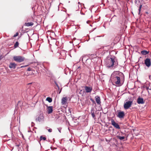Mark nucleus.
<instances>
[{
    "label": "nucleus",
    "instance_id": "79ce46f5",
    "mask_svg": "<svg viewBox=\"0 0 151 151\" xmlns=\"http://www.w3.org/2000/svg\"><path fill=\"white\" fill-rule=\"evenodd\" d=\"M149 90H151V87H150V88H149Z\"/></svg>",
    "mask_w": 151,
    "mask_h": 151
},
{
    "label": "nucleus",
    "instance_id": "473e14b6",
    "mask_svg": "<svg viewBox=\"0 0 151 151\" xmlns=\"http://www.w3.org/2000/svg\"><path fill=\"white\" fill-rule=\"evenodd\" d=\"M13 124V123L12 122L10 124V126H12V125Z\"/></svg>",
    "mask_w": 151,
    "mask_h": 151
},
{
    "label": "nucleus",
    "instance_id": "aec40b11",
    "mask_svg": "<svg viewBox=\"0 0 151 151\" xmlns=\"http://www.w3.org/2000/svg\"><path fill=\"white\" fill-rule=\"evenodd\" d=\"M46 100L48 101L49 103H51L52 101V99L49 97H47L46 98Z\"/></svg>",
    "mask_w": 151,
    "mask_h": 151
},
{
    "label": "nucleus",
    "instance_id": "cd10ccee",
    "mask_svg": "<svg viewBox=\"0 0 151 151\" xmlns=\"http://www.w3.org/2000/svg\"><path fill=\"white\" fill-rule=\"evenodd\" d=\"M48 131L49 132H52V129H48Z\"/></svg>",
    "mask_w": 151,
    "mask_h": 151
},
{
    "label": "nucleus",
    "instance_id": "2eb2a0df",
    "mask_svg": "<svg viewBox=\"0 0 151 151\" xmlns=\"http://www.w3.org/2000/svg\"><path fill=\"white\" fill-rule=\"evenodd\" d=\"M67 100V97H63L61 100V103L63 105H65Z\"/></svg>",
    "mask_w": 151,
    "mask_h": 151
},
{
    "label": "nucleus",
    "instance_id": "a878e982",
    "mask_svg": "<svg viewBox=\"0 0 151 151\" xmlns=\"http://www.w3.org/2000/svg\"><path fill=\"white\" fill-rule=\"evenodd\" d=\"M90 100L93 103L95 104V101H94L93 99H92V98H91L90 99Z\"/></svg>",
    "mask_w": 151,
    "mask_h": 151
},
{
    "label": "nucleus",
    "instance_id": "a19ab883",
    "mask_svg": "<svg viewBox=\"0 0 151 151\" xmlns=\"http://www.w3.org/2000/svg\"><path fill=\"white\" fill-rule=\"evenodd\" d=\"M78 4H81L80 3V2H78Z\"/></svg>",
    "mask_w": 151,
    "mask_h": 151
},
{
    "label": "nucleus",
    "instance_id": "c9c22d12",
    "mask_svg": "<svg viewBox=\"0 0 151 151\" xmlns=\"http://www.w3.org/2000/svg\"><path fill=\"white\" fill-rule=\"evenodd\" d=\"M149 88H150L149 87H146V89L147 90L149 89Z\"/></svg>",
    "mask_w": 151,
    "mask_h": 151
},
{
    "label": "nucleus",
    "instance_id": "4c0bfd02",
    "mask_svg": "<svg viewBox=\"0 0 151 151\" xmlns=\"http://www.w3.org/2000/svg\"><path fill=\"white\" fill-rule=\"evenodd\" d=\"M61 90H62V88L60 90V91H59V93H60L61 92Z\"/></svg>",
    "mask_w": 151,
    "mask_h": 151
},
{
    "label": "nucleus",
    "instance_id": "20e7f679",
    "mask_svg": "<svg viewBox=\"0 0 151 151\" xmlns=\"http://www.w3.org/2000/svg\"><path fill=\"white\" fill-rule=\"evenodd\" d=\"M14 60L17 62H21L24 61V58L21 56H14L13 57Z\"/></svg>",
    "mask_w": 151,
    "mask_h": 151
},
{
    "label": "nucleus",
    "instance_id": "6e6552de",
    "mask_svg": "<svg viewBox=\"0 0 151 151\" xmlns=\"http://www.w3.org/2000/svg\"><path fill=\"white\" fill-rule=\"evenodd\" d=\"M124 115V113L123 111H120L118 112L117 116L119 118H123Z\"/></svg>",
    "mask_w": 151,
    "mask_h": 151
},
{
    "label": "nucleus",
    "instance_id": "4468645a",
    "mask_svg": "<svg viewBox=\"0 0 151 151\" xmlns=\"http://www.w3.org/2000/svg\"><path fill=\"white\" fill-rule=\"evenodd\" d=\"M91 114L92 116L93 117V118L94 119H96V118L95 117V116L94 114V109L93 108H92L91 109Z\"/></svg>",
    "mask_w": 151,
    "mask_h": 151
},
{
    "label": "nucleus",
    "instance_id": "f8f14e48",
    "mask_svg": "<svg viewBox=\"0 0 151 151\" xmlns=\"http://www.w3.org/2000/svg\"><path fill=\"white\" fill-rule=\"evenodd\" d=\"M47 113L50 114L52 113L53 111V107L52 106H47Z\"/></svg>",
    "mask_w": 151,
    "mask_h": 151
},
{
    "label": "nucleus",
    "instance_id": "dca6fc26",
    "mask_svg": "<svg viewBox=\"0 0 151 151\" xmlns=\"http://www.w3.org/2000/svg\"><path fill=\"white\" fill-rule=\"evenodd\" d=\"M91 60L90 59H87L86 60V63L87 65H90L91 63Z\"/></svg>",
    "mask_w": 151,
    "mask_h": 151
},
{
    "label": "nucleus",
    "instance_id": "e433bc0d",
    "mask_svg": "<svg viewBox=\"0 0 151 151\" xmlns=\"http://www.w3.org/2000/svg\"><path fill=\"white\" fill-rule=\"evenodd\" d=\"M61 90H62V88L60 90V91H59V93H60L61 92Z\"/></svg>",
    "mask_w": 151,
    "mask_h": 151
},
{
    "label": "nucleus",
    "instance_id": "1a4fd4ad",
    "mask_svg": "<svg viewBox=\"0 0 151 151\" xmlns=\"http://www.w3.org/2000/svg\"><path fill=\"white\" fill-rule=\"evenodd\" d=\"M95 98L97 104L99 105H100L101 104V99L100 97L97 96L95 97Z\"/></svg>",
    "mask_w": 151,
    "mask_h": 151
},
{
    "label": "nucleus",
    "instance_id": "393cba45",
    "mask_svg": "<svg viewBox=\"0 0 151 151\" xmlns=\"http://www.w3.org/2000/svg\"><path fill=\"white\" fill-rule=\"evenodd\" d=\"M86 58L85 56H82L81 58V59H82V61H83V59Z\"/></svg>",
    "mask_w": 151,
    "mask_h": 151
},
{
    "label": "nucleus",
    "instance_id": "ea45409f",
    "mask_svg": "<svg viewBox=\"0 0 151 151\" xmlns=\"http://www.w3.org/2000/svg\"><path fill=\"white\" fill-rule=\"evenodd\" d=\"M56 86L57 87H58L59 86L58 85V84H57L56 85Z\"/></svg>",
    "mask_w": 151,
    "mask_h": 151
},
{
    "label": "nucleus",
    "instance_id": "f257e3e1",
    "mask_svg": "<svg viewBox=\"0 0 151 151\" xmlns=\"http://www.w3.org/2000/svg\"><path fill=\"white\" fill-rule=\"evenodd\" d=\"M123 78H124L123 73L119 71H114L111 74L110 80L112 82L115 83L117 86H120L122 84L121 79Z\"/></svg>",
    "mask_w": 151,
    "mask_h": 151
},
{
    "label": "nucleus",
    "instance_id": "412c9836",
    "mask_svg": "<svg viewBox=\"0 0 151 151\" xmlns=\"http://www.w3.org/2000/svg\"><path fill=\"white\" fill-rule=\"evenodd\" d=\"M117 137L119 139L121 140H123L125 138V137L124 136H118Z\"/></svg>",
    "mask_w": 151,
    "mask_h": 151
},
{
    "label": "nucleus",
    "instance_id": "6ab92c4d",
    "mask_svg": "<svg viewBox=\"0 0 151 151\" xmlns=\"http://www.w3.org/2000/svg\"><path fill=\"white\" fill-rule=\"evenodd\" d=\"M67 112L68 113L71 114V109L68 107V109H67Z\"/></svg>",
    "mask_w": 151,
    "mask_h": 151
},
{
    "label": "nucleus",
    "instance_id": "423d86ee",
    "mask_svg": "<svg viewBox=\"0 0 151 151\" xmlns=\"http://www.w3.org/2000/svg\"><path fill=\"white\" fill-rule=\"evenodd\" d=\"M145 64L147 67H150L151 65L150 59L149 58L146 59L145 60Z\"/></svg>",
    "mask_w": 151,
    "mask_h": 151
},
{
    "label": "nucleus",
    "instance_id": "bb28decb",
    "mask_svg": "<svg viewBox=\"0 0 151 151\" xmlns=\"http://www.w3.org/2000/svg\"><path fill=\"white\" fill-rule=\"evenodd\" d=\"M78 6L79 9H80L81 8V4H78Z\"/></svg>",
    "mask_w": 151,
    "mask_h": 151
},
{
    "label": "nucleus",
    "instance_id": "c85d7f7f",
    "mask_svg": "<svg viewBox=\"0 0 151 151\" xmlns=\"http://www.w3.org/2000/svg\"><path fill=\"white\" fill-rule=\"evenodd\" d=\"M58 131L60 133H61V128H58Z\"/></svg>",
    "mask_w": 151,
    "mask_h": 151
},
{
    "label": "nucleus",
    "instance_id": "ddd939ff",
    "mask_svg": "<svg viewBox=\"0 0 151 151\" xmlns=\"http://www.w3.org/2000/svg\"><path fill=\"white\" fill-rule=\"evenodd\" d=\"M17 64H16L15 63H10L9 65V67L10 68L14 69L15 68Z\"/></svg>",
    "mask_w": 151,
    "mask_h": 151
},
{
    "label": "nucleus",
    "instance_id": "f704fd0d",
    "mask_svg": "<svg viewBox=\"0 0 151 151\" xmlns=\"http://www.w3.org/2000/svg\"><path fill=\"white\" fill-rule=\"evenodd\" d=\"M80 67L79 66L77 70H78V69H80Z\"/></svg>",
    "mask_w": 151,
    "mask_h": 151
},
{
    "label": "nucleus",
    "instance_id": "7ed1b4c3",
    "mask_svg": "<svg viewBox=\"0 0 151 151\" xmlns=\"http://www.w3.org/2000/svg\"><path fill=\"white\" fill-rule=\"evenodd\" d=\"M133 101L131 99L130 101H126L124 103V107L125 109H127L131 107L132 103Z\"/></svg>",
    "mask_w": 151,
    "mask_h": 151
},
{
    "label": "nucleus",
    "instance_id": "0eeeda50",
    "mask_svg": "<svg viewBox=\"0 0 151 151\" xmlns=\"http://www.w3.org/2000/svg\"><path fill=\"white\" fill-rule=\"evenodd\" d=\"M44 116L42 114H40L38 115L37 117L36 118V121L39 122L43 120Z\"/></svg>",
    "mask_w": 151,
    "mask_h": 151
},
{
    "label": "nucleus",
    "instance_id": "58836bf2",
    "mask_svg": "<svg viewBox=\"0 0 151 151\" xmlns=\"http://www.w3.org/2000/svg\"><path fill=\"white\" fill-rule=\"evenodd\" d=\"M1 59H2V57L1 56H0V61Z\"/></svg>",
    "mask_w": 151,
    "mask_h": 151
},
{
    "label": "nucleus",
    "instance_id": "c03bdc74",
    "mask_svg": "<svg viewBox=\"0 0 151 151\" xmlns=\"http://www.w3.org/2000/svg\"><path fill=\"white\" fill-rule=\"evenodd\" d=\"M150 76H149V78H150Z\"/></svg>",
    "mask_w": 151,
    "mask_h": 151
},
{
    "label": "nucleus",
    "instance_id": "9d476101",
    "mask_svg": "<svg viewBox=\"0 0 151 151\" xmlns=\"http://www.w3.org/2000/svg\"><path fill=\"white\" fill-rule=\"evenodd\" d=\"M85 89L86 93H90L92 90V88L91 87L86 86Z\"/></svg>",
    "mask_w": 151,
    "mask_h": 151
},
{
    "label": "nucleus",
    "instance_id": "f3484780",
    "mask_svg": "<svg viewBox=\"0 0 151 151\" xmlns=\"http://www.w3.org/2000/svg\"><path fill=\"white\" fill-rule=\"evenodd\" d=\"M141 53L142 55H145L148 54L149 53V51L144 50L141 51Z\"/></svg>",
    "mask_w": 151,
    "mask_h": 151
},
{
    "label": "nucleus",
    "instance_id": "37998d69",
    "mask_svg": "<svg viewBox=\"0 0 151 151\" xmlns=\"http://www.w3.org/2000/svg\"><path fill=\"white\" fill-rule=\"evenodd\" d=\"M58 90H59L60 89V88H59V86L58 87Z\"/></svg>",
    "mask_w": 151,
    "mask_h": 151
},
{
    "label": "nucleus",
    "instance_id": "39448f33",
    "mask_svg": "<svg viewBox=\"0 0 151 151\" xmlns=\"http://www.w3.org/2000/svg\"><path fill=\"white\" fill-rule=\"evenodd\" d=\"M111 120L112 125L114 126V127L118 129H120L119 124L118 123H116L113 119H112Z\"/></svg>",
    "mask_w": 151,
    "mask_h": 151
},
{
    "label": "nucleus",
    "instance_id": "5701e85b",
    "mask_svg": "<svg viewBox=\"0 0 151 151\" xmlns=\"http://www.w3.org/2000/svg\"><path fill=\"white\" fill-rule=\"evenodd\" d=\"M19 42H16L14 44V47L15 48H16L19 45Z\"/></svg>",
    "mask_w": 151,
    "mask_h": 151
},
{
    "label": "nucleus",
    "instance_id": "a211bd4d",
    "mask_svg": "<svg viewBox=\"0 0 151 151\" xmlns=\"http://www.w3.org/2000/svg\"><path fill=\"white\" fill-rule=\"evenodd\" d=\"M33 23L32 22L25 23V25L28 27L32 26L33 25Z\"/></svg>",
    "mask_w": 151,
    "mask_h": 151
},
{
    "label": "nucleus",
    "instance_id": "c756f323",
    "mask_svg": "<svg viewBox=\"0 0 151 151\" xmlns=\"http://www.w3.org/2000/svg\"><path fill=\"white\" fill-rule=\"evenodd\" d=\"M18 32H17V33H16V34H15L14 35V37H16V36H18Z\"/></svg>",
    "mask_w": 151,
    "mask_h": 151
},
{
    "label": "nucleus",
    "instance_id": "b1692460",
    "mask_svg": "<svg viewBox=\"0 0 151 151\" xmlns=\"http://www.w3.org/2000/svg\"><path fill=\"white\" fill-rule=\"evenodd\" d=\"M142 7V5H140L139 6V14L140 13V10H141V8Z\"/></svg>",
    "mask_w": 151,
    "mask_h": 151
},
{
    "label": "nucleus",
    "instance_id": "4be33fe9",
    "mask_svg": "<svg viewBox=\"0 0 151 151\" xmlns=\"http://www.w3.org/2000/svg\"><path fill=\"white\" fill-rule=\"evenodd\" d=\"M46 139V138L45 137H43L42 136H41L40 137V140L41 141L42 139H43L44 140H45Z\"/></svg>",
    "mask_w": 151,
    "mask_h": 151
},
{
    "label": "nucleus",
    "instance_id": "9b49d317",
    "mask_svg": "<svg viewBox=\"0 0 151 151\" xmlns=\"http://www.w3.org/2000/svg\"><path fill=\"white\" fill-rule=\"evenodd\" d=\"M137 103L139 104H142L144 103V99L142 98L139 97L137 99Z\"/></svg>",
    "mask_w": 151,
    "mask_h": 151
},
{
    "label": "nucleus",
    "instance_id": "7c9ffc66",
    "mask_svg": "<svg viewBox=\"0 0 151 151\" xmlns=\"http://www.w3.org/2000/svg\"><path fill=\"white\" fill-rule=\"evenodd\" d=\"M27 70L28 71H30L31 70V68H29L27 69Z\"/></svg>",
    "mask_w": 151,
    "mask_h": 151
},
{
    "label": "nucleus",
    "instance_id": "2f4dec72",
    "mask_svg": "<svg viewBox=\"0 0 151 151\" xmlns=\"http://www.w3.org/2000/svg\"><path fill=\"white\" fill-rule=\"evenodd\" d=\"M54 83L56 85L57 84H58L55 81H54Z\"/></svg>",
    "mask_w": 151,
    "mask_h": 151
},
{
    "label": "nucleus",
    "instance_id": "f03ea898",
    "mask_svg": "<svg viewBox=\"0 0 151 151\" xmlns=\"http://www.w3.org/2000/svg\"><path fill=\"white\" fill-rule=\"evenodd\" d=\"M118 65L117 59L114 56L111 58L106 62V63L107 68L113 69L117 68Z\"/></svg>",
    "mask_w": 151,
    "mask_h": 151
},
{
    "label": "nucleus",
    "instance_id": "72a5a7b5",
    "mask_svg": "<svg viewBox=\"0 0 151 151\" xmlns=\"http://www.w3.org/2000/svg\"><path fill=\"white\" fill-rule=\"evenodd\" d=\"M80 13L82 15H84V13H81V12Z\"/></svg>",
    "mask_w": 151,
    "mask_h": 151
}]
</instances>
